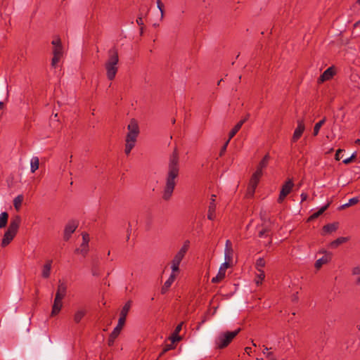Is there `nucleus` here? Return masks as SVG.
<instances>
[{
    "instance_id": "nucleus-1",
    "label": "nucleus",
    "mask_w": 360,
    "mask_h": 360,
    "mask_svg": "<svg viewBox=\"0 0 360 360\" xmlns=\"http://www.w3.org/2000/svg\"><path fill=\"white\" fill-rule=\"evenodd\" d=\"M179 174V158L177 150L175 148L169 156L168 171L166 182L162 193V198L168 200L171 198L176 186V179Z\"/></svg>"
},
{
    "instance_id": "nucleus-2",
    "label": "nucleus",
    "mask_w": 360,
    "mask_h": 360,
    "mask_svg": "<svg viewBox=\"0 0 360 360\" xmlns=\"http://www.w3.org/2000/svg\"><path fill=\"white\" fill-rule=\"evenodd\" d=\"M119 55L115 47L110 49L108 51V58L104 63L106 71V77L109 80L115 78L118 71Z\"/></svg>"
},
{
    "instance_id": "nucleus-3",
    "label": "nucleus",
    "mask_w": 360,
    "mask_h": 360,
    "mask_svg": "<svg viewBox=\"0 0 360 360\" xmlns=\"http://www.w3.org/2000/svg\"><path fill=\"white\" fill-rule=\"evenodd\" d=\"M128 132L125 139L124 153L129 155L136 145L139 134V127L135 119H131L127 126Z\"/></svg>"
},
{
    "instance_id": "nucleus-4",
    "label": "nucleus",
    "mask_w": 360,
    "mask_h": 360,
    "mask_svg": "<svg viewBox=\"0 0 360 360\" xmlns=\"http://www.w3.org/2000/svg\"><path fill=\"white\" fill-rule=\"evenodd\" d=\"M21 223V217L19 215L13 217L11 219L7 231L5 232L1 241V245L6 247L15 236Z\"/></svg>"
},
{
    "instance_id": "nucleus-5",
    "label": "nucleus",
    "mask_w": 360,
    "mask_h": 360,
    "mask_svg": "<svg viewBox=\"0 0 360 360\" xmlns=\"http://www.w3.org/2000/svg\"><path fill=\"white\" fill-rule=\"evenodd\" d=\"M240 328H238L234 331L220 333L214 340L215 347L219 349L226 347L240 333Z\"/></svg>"
},
{
    "instance_id": "nucleus-6",
    "label": "nucleus",
    "mask_w": 360,
    "mask_h": 360,
    "mask_svg": "<svg viewBox=\"0 0 360 360\" xmlns=\"http://www.w3.org/2000/svg\"><path fill=\"white\" fill-rule=\"evenodd\" d=\"M189 244L190 242L188 240L185 241L181 249L174 255L172 260V274H176V273L179 271V264L188 250Z\"/></svg>"
},
{
    "instance_id": "nucleus-7",
    "label": "nucleus",
    "mask_w": 360,
    "mask_h": 360,
    "mask_svg": "<svg viewBox=\"0 0 360 360\" xmlns=\"http://www.w3.org/2000/svg\"><path fill=\"white\" fill-rule=\"evenodd\" d=\"M51 44L53 46V58L51 60V66L56 68L58 63L63 56L64 51L63 46L61 43L60 37H56L51 41Z\"/></svg>"
},
{
    "instance_id": "nucleus-8",
    "label": "nucleus",
    "mask_w": 360,
    "mask_h": 360,
    "mask_svg": "<svg viewBox=\"0 0 360 360\" xmlns=\"http://www.w3.org/2000/svg\"><path fill=\"white\" fill-rule=\"evenodd\" d=\"M294 184L292 179H288L282 186L280 194L278 198V202H282L285 197L291 192L293 188Z\"/></svg>"
},
{
    "instance_id": "nucleus-9",
    "label": "nucleus",
    "mask_w": 360,
    "mask_h": 360,
    "mask_svg": "<svg viewBox=\"0 0 360 360\" xmlns=\"http://www.w3.org/2000/svg\"><path fill=\"white\" fill-rule=\"evenodd\" d=\"M297 126L296 129H295L292 137V141L293 143L297 142L300 139V137L302 136V135L305 129V125L304 123V120L302 119L298 120L297 121Z\"/></svg>"
},
{
    "instance_id": "nucleus-10",
    "label": "nucleus",
    "mask_w": 360,
    "mask_h": 360,
    "mask_svg": "<svg viewBox=\"0 0 360 360\" xmlns=\"http://www.w3.org/2000/svg\"><path fill=\"white\" fill-rule=\"evenodd\" d=\"M77 226H78V223L76 221H69L66 224L65 229H64V236H63L65 240L67 241L70 238L71 235L75 231Z\"/></svg>"
},
{
    "instance_id": "nucleus-11",
    "label": "nucleus",
    "mask_w": 360,
    "mask_h": 360,
    "mask_svg": "<svg viewBox=\"0 0 360 360\" xmlns=\"http://www.w3.org/2000/svg\"><path fill=\"white\" fill-rule=\"evenodd\" d=\"M124 322H122L120 323V321L118 320V323H117V325L116 326V327L114 328V330L112 331V333H110L109 338H108V345L109 346H112L113 344H114V342L115 340V339L118 337V335H120L122 329V327L124 326Z\"/></svg>"
},
{
    "instance_id": "nucleus-12",
    "label": "nucleus",
    "mask_w": 360,
    "mask_h": 360,
    "mask_svg": "<svg viewBox=\"0 0 360 360\" xmlns=\"http://www.w3.org/2000/svg\"><path fill=\"white\" fill-rule=\"evenodd\" d=\"M89 235L86 233H82V243L79 248L76 249V252H79L83 255H86L89 250Z\"/></svg>"
},
{
    "instance_id": "nucleus-13",
    "label": "nucleus",
    "mask_w": 360,
    "mask_h": 360,
    "mask_svg": "<svg viewBox=\"0 0 360 360\" xmlns=\"http://www.w3.org/2000/svg\"><path fill=\"white\" fill-rule=\"evenodd\" d=\"M320 252L324 253V255L316 261L314 266L317 269H319L323 264L329 262L332 258V254L327 252L326 250L320 251Z\"/></svg>"
},
{
    "instance_id": "nucleus-14",
    "label": "nucleus",
    "mask_w": 360,
    "mask_h": 360,
    "mask_svg": "<svg viewBox=\"0 0 360 360\" xmlns=\"http://www.w3.org/2000/svg\"><path fill=\"white\" fill-rule=\"evenodd\" d=\"M335 74V71L334 67H330L323 72V74L320 76L319 79L322 82L328 81L330 79L334 76Z\"/></svg>"
},
{
    "instance_id": "nucleus-15",
    "label": "nucleus",
    "mask_w": 360,
    "mask_h": 360,
    "mask_svg": "<svg viewBox=\"0 0 360 360\" xmlns=\"http://www.w3.org/2000/svg\"><path fill=\"white\" fill-rule=\"evenodd\" d=\"M67 292V285L65 283H61L59 281V284L58 285L57 291L56 293V297L57 300H62L66 295Z\"/></svg>"
},
{
    "instance_id": "nucleus-16",
    "label": "nucleus",
    "mask_w": 360,
    "mask_h": 360,
    "mask_svg": "<svg viewBox=\"0 0 360 360\" xmlns=\"http://www.w3.org/2000/svg\"><path fill=\"white\" fill-rule=\"evenodd\" d=\"M248 115L245 117L244 119L239 121L234 127L231 130L229 134V140H231L236 134L237 132L240 129L243 124L248 120Z\"/></svg>"
},
{
    "instance_id": "nucleus-17",
    "label": "nucleus",
    "mask_w": 360,
    "mask_h": 360,
    "mask_svg": "<svg viewBox=\"0 0 360 360\" xmlns=\"http://www.w3.org/2000/svg\"><path fill=\"white\" fill-rule=\"evenodd\" d=\"M130 307H131V302L128 301L127 302L125 303V304L122 308V310H121L120 314V318H119V321H120V323L122 322L125 323L126 317H127V314L130 309Z\"/></svg>"
},
{
    "instance_id": "nucleus-18",
    "label": "nucleus",
    "mask_w": 360,
    "mask_h": 360,
    "mask_svg": "<svg viewBox=\"0 0 360 360\" xmlns=\"http://www.w3.org/2000/svg\"><path fill=\"white\" fill-rule=\"evenodd\" d=\"M63 307L62 300H57L56 297L54 299L53 304L52 307L51 316L58 314Z\"/></svg>"
},
{
    "instance_id": "nucleus-19",
    "label": "nucleus",
    "mask_w": 360,
    "mask_h": 360,
    "mask_svg": "<svg viewBox=\"0 0 360 360\" xmlns=\"http://www.w3.org/2000/svg\"><path fill=\"white\" fill-rule=\"evenodd\" d=\"M175 278H176V274H171L169 278L165 282V283L162 288L161 292L162 294L165 293L166 291H167V290L170 288L172 284L174 283Z\"/></svg>"
},
{
    "instance_id": "nucleus-20",
    "label": "nucleus",
    "mask_w": 360,
    "mask_h": 360,
    "mask_svg": "<svg viewBox=\"0 0 360 360\" xmlns=\"http://www.w3.org/2000/svg\"><path fill=\"white\" fill-rule=\"evenodd\" d=\"M52 260H49L44 265L41 272L43 278H47L50 276L51 269Z\"/></svg>"
},
{
    "instance_id": "nucleus-21",
    "label": "nucleus",
    "mask_w": 360,
    "mask_h": 360,
    "mask_svg": "<svg viewBox=\"0 0 360 360\" xmlns=\"http://www.w3.org/2000/svg\"><path fill=\"white\" fill-rule=\"evenodd\" d=\"M86 314V310L85 309H79L75 311L74 314V321L76 323H78L81 321V320L84 317Z\"/></svg>"
},
{
    "instance_id": "nucleus-22",
    "label": "nucleus",
    "mask_w": 360,
    "mask_h": 360,
    "mask_svg": "<svg viewBox=\"0 0 360 360\" xmlns=\"http://www.w3.org/2000/svg\"><path fill=\"white\" fill-rule=\"evenodd\" d=\"M149 8L148 7H146L145 9L141 8L140 11V13L139 17L136 19V23L141 26V32H143V17L146 15V13L148 12Z\"/></svg>"
},
{
    "instance_id": "nucleus-23",
    "label": "nucleus",
    "mask_w": 360,
    "mask_h": 360,
    "mask_svg": "<svg viewBox=\"0 0 360 360\" xmlns=\"http://www.w3.org/2000/svg\"><path fill=\"white\" fill-rule=\"evenodd\" d=\"M338 228V223L328 224L323 227V231L325 233H330L335 231Z\"/></svg>"
},
{
    "instance_id": "nucleus-24",
    "label": "nucleus",
    "mask_w": 360,
    "mask_h": 360,
    "mask_svg": "<svg viewBox=\"0 0 360 360\" xmlns=\"http://www.w3.org/2000/svg\"><path fill=\"white\" fill-rule=\"evenodd\" d=\"M225 275H226V271L224 270H223L222 269L219 268L217 276L212 278V283H217L221 282L225 278Z\"/></svg>"
},
{
    "instance_id": "nucleus-25",
    "label": "nucleus",
    "mask_w": 360,
    "mask_h": 360,
    "mask_svg": "<svg viewBox=\"0 0 360 360\" xmlns=\"http://www.w3.org/2000/svg\"><path fill=\"white\" fill-rule=\"evenodd\" d=\"M39 165V160L38 157H32L30 161V170L32 173L35 172L38 169Z\"/></svg>"
},
{
    "instance_id": "nucleus-26",
    "label": "nucleus",
    "mask_w": 360,
    "mask_h": 360,
    "mask_svg": "<svg viewBox=\"0 0 360 360\" xmlns=\"http://www.w3.org/2000/svg\"><path fill=\"white\" fill-rule=\"evenodd\" d=\"M347 240H348V238L346 237H340V238H337L336 240L332 241L330 243V247L332 248H336L340 245L347 242Z\"/></svg>"
},
{
    "instance_id": "nucleus-27",
    "label": "nucleus",
    "mask_w": 360,
    "mask_h": 360,
    "mask_svg": "<svg viewBox=\"0 0 360 360\" xmlns=\"http://www.w3.org/2000/svg\"><path fill=\"white\" fill-rule=\"evenodd\" d=\"M326 122V117H324L321 120H320L319 122L316 123V124L314 127V130H313V135L314 136H316L319 134L321 127L325 124Z\"/></svg>"
},
{
    "instance_id": "nucleus-28",
    "label": "nucleus",
    "mask_w": 360,
    "mask_h": 360,
    "mask_svg": "<svg viewBox=\"0 0 360 360\" xmlns=\"http://www.w3.org/2000/svg\"><path fill=\"white\" fill-rule=\"evenodd\" d=\"M270 160V156L267 153L266 154L263 158L262 159V160L259 162L258 166H257V168L259 169H265L268 164H269V161Z\"/></svg>"
},
{
    "instance_id": "nucleus-29",
    "label": "nucleus",
    "mask_w": 360,
    "mask_h": 360,
    "mask_svg": "<svg viewBox=\"0 0 360 360\" xmlns=\"http://www.w3.org/2000/svg\"><path fill=\"white\" fill-rule=\"evenodd\" d=\"M8 214L6 212H3L0 214V229L4 228L8 222Z\"/></svg>"
},
{
    "instance_id": "nucleus-30",
    "label": "nucleus",
    "mask_w": 360,
    "mask_h": 360,
    "mask_svg": "<svg viewBox=\"0 0 360 360\" xmlns=\"http://www.w3.org/2000/svg\"><path fill=\"white\" fill-rule=\"evenodd\" d=\"M23 201V195H18L16 196L13 200V205L14 207L18 210L22 205V202Z\"/></svg>"
},
{
    "instance_id": "nucleus-31",
    "label": "nucleus",
    "mask_w": 360,
    "mask_h": 360,
    "mask_svg": "<svg viewBox=\"0 0 360 360\" xmlns=\"http://www.w3.org/2000/svg\"><path fill=\"white\" fill-rule=\"evenodd\" d=\"M329 204H327L322 207H321L317 212H314L311 216L310 217L311 219H316L319 217L320 215H321L328 207Z\"/></svg>"
},
{
    "instance_id": "nucleus-32",
    "label": "nucleus",
    "mask_w": 360,
    "mask_h": 360,
    "mask_svg": "<svg viewBox=\"0 0 360 360\" xmlns=\"http://www.w3.org/2000/svg\"><path fill=\"white\" fill-rule=\"evenodd\" d=\"M329 204H327L322 207H321L317 212H314L311 216L310 217L311 219H316L319 217L320 215H321L328 207Z\"/></svg>"
},
{
    "instance_id": "nucleus-33",
    "label": "nucleus",
    "mask_w": 360,
    "mask_h": 360,
    "mask_svg": "<svg viewBox=\"0 0 360 360\" xmlns=\"http://www.w3.org/2000/svg\"><path fill=\"white\" fill-rule=\"evenodd\" d=\"M329 204H327L322 207H321L317 212H314L311 216L310 217L311 219H316L319 217L320 215H321L328 207Z\"/></svg>"
},
{
    "instance_id": "nucleus-34",
    "label": "nucleus",
    "mask_w": 360,
    "mask_h": 360,
    "mask_svg": "<svg viewBox=\"0 0 360 360\" xmlns=\"http://www.w3.org/2000/svg\"><path fill=\"white\" fill-rule=\"evenodd\" d=\"M257 277L255 278V282L257 285L262 283V281L265 278V274L263 270L257 271Z\"/></svg>"
},
{
    "instance_id": "nucleus-35",
    "label": "nucleus",
    "mask_w": 360,
    "mask_h": 360,
    "mask_svg": "<svg viewBox=\"0 0 360 360\" xmlns=\"http://www.w3.org/2000/svg\"><path fill=\"white\" fill-rule=\"evenodd\" d=\"M265 260L264 259V258L262 257H259L257 259L256 261V264H255V267L257 269V271H260V270H263L262 269L265 266Z\"/></svg>"
},
{
    "instance_id": "nucleus-36",
    "label": "nucleus",
    "mask_w": 360,
    "mask_h": 360,
    "mask_svg": "<svg viewBox=\"0 0 360 360\" xmlns=\"http://www.w3.org/2000/svg\"><path fill=\"white\" fill-rule=\"evenodd\" d=\"M233 254V248H225V250H224L225 260H232Z\"/></svg>"
},
{
    "instance_id": "nucleus-37",
    "label": "nucleus",
    "mask_w": 360,
    "mask_h": 360,
    "mask_svg": "<svg viewBox=\"0 0 360 360\" xmlns=\"http://www.w3.org/2000/svg\"><path fill=\"white\" fill-rule=\"evenodd\" d=\"M359 201V198L357 197L352 198L349 200V202L343 205H342V208L349 207L351 205H356Z\"/></svg>"
},
{
    "instance_id": "nucleus-38",
    "label": "nucleus",
    "mask_w": 360,
    "mask_h": 360,
    "mask_svg": "<svg viewBox=\"0 0 360 360\" xmlns=\"http://www.w3.org/2000/svg\"><path fill=\"white\" fill-rule=\"evenodd\" d=\"M260 178V176H256L255 174H253L249 183L252 184V186H257Z\"/></svg>"
},
{
    "instance_id": "nucleus-39",
    "label": "nucleus",
    "mask_w": 360,
    "mask_h": 360,
    "mask_svg": "<svg viewBox=\"0 0 360 360\" xmlns=\"http://www.w3.org/2000/svg\"><path fill=\"white\" fill-rule=\"evenodd\" d=\"M215 210H213L212 207H208V213H207L208 219L214 220V219L215 218Z\"/></svg>"
},
{
    "instance_id": "nucleus-40",
    "label": "nucleus",
    "mask_w": 360,
    "mask_h": 360,
    "mask_svg": "<svg viewBox=\"0 0 360 360\" xmlns=\"http://www.w3.org/2000/svg\"><path fill=\"white\" fill-rule=\"evenodd\" d=\"M256 188L257 186H252V184L249 183L247 194L250 196H252L255 193Z\"/></svg>"
},
{
    "instance_id": "nucleus-41",
    "label": "nucleus",
    "mask_w": 360,
    "mask_h": 360,
    "mask_svg": "<svg viewBox=\"0 0 360 360\" xmlns=\"http://www.w3.org/2000/svg\"><path fill=\"white\" fill-rule=\"evenodd\" d=\"M216 198H217V196L214 194H212L211 195L210 202L208 207H212L213 210H216V204H215Z\"/></svg>"
},
{
    "instance_id": "nucleus-42",
    "label": "nucleus",
    "mask_w": 360,
    "mask_h": 360,
    "mask_svg": "<svg viewBox=\"0 0 360 360\" xmlns=\"http://www.w3.org/2000/svg\"><path fill=\"white\" fill-rule=\"evenodd\" d=\"M157 6L160 11L161 18H162L163 15H164V10H163L164 5L160 0L157 1Z\"/></svg>"
},
{
    "instance_id": "nucleus-43",
    "label": "nucleus",
    "mask_w": 360,
    "mask_h": 360,
    "mask_svg": "<svg viewBox=\"0 0 360 360\" xmlns=\"http://www.w3.org/2000/svg\"><path fill=\"white\" fill-rule=\"evenodd\" d=\"M231 260H225V262L220 266V269H222L225 271L230 266V262Z\"/></svg>"
},
{
    "instance_id": "nucleus-44",
    "label": "nucleus",
    "mask_w": 360,
    "mask_h": 360,
    "mask_svg": "<svg viewBox=\"0 0 360 360\" xmlns=\"http://www.w3.org/2000/svg\"><path fill=\"white\" fill-rule=\"evenodd\" d=\"M230 140H227L225 143L224 144V146L221 147V150H220V153H219V155L220 156H222L224 155V153H225L226 150V148H227V146L229 143Z\"/></svg>"
},
{
    "instance_id": "nucleus-45",
    "label": "nucleus",
    "mask_w": 360,
    "mask_h": 360,
    "mask_svg": "<svg viewBox=\"0 0 360 360\" xmlns=\"http://www.w3.org/2000/svg\"><path fill=\"white\" fill-rule=\"evenodd\" d=\"M352 273L353 275H360V264L352 269Z\"/></svg>"
},
{
    "instance_id": "nucleus-46",
    "label": "nucleus",
    "mask_w": 360,
    "mask_h": 360,
    "mask_svg": "<svg viewBox=\"0 0 360 360\" xmlns=\"http://www.w3.org/2000/svg\"><path fill=\"white\" fill-rule=\"evenodd\" d=\"M173 348L172 345H167L164 349H162V352L160 354L159 356L160 357L162 355H163L165 352L167 351L172 349Z\"/></svg>"
},
{
    "instance_id": "nucleus-47",
    "label": "nucleus",
    "mask_w": 360,
    "mask_h": 360,
    "mask_svg": "<svg viewBox=\"0 0 360 360\" xmlns=\"http://www.w3.org/2000/svg\"><path fill=\"white\" fill-rule=\"evenodd\" d=\"M355 158H356V155H355V153H353L349 158L345 159L342 162H343L344 164H349Z\"/></svg>"
},
{
    "instance_id": "nucleus-48",
    "label": "nucleus",
    "mask_w": 360,
    "mask_h": 360,
    "mask_svg": "<svg viewBox=\"0 0 360 360\" xmlns=\"http://www.w3.org/2000/svg\"><path fill=\"white\" fill-rule=\"evenodd\" d=\"M171 340L172 342H174L176 341H179L181 340V337L178 334L175 335V333L174 332L171 336Z\"/></svg>"
},
{
    "instance_id": "nucleus-49",
    "label": "nucleus",
    "mask_w": 360,
    "mask_h": 360,
    "mask_svg": "<svg viewBox=\"0 0 360 360\" xmlns=\"http://www.w3.org/2000/svg\"><path fill=\"white\" fill-rule=\"evenodd\" d=\"M343 152V150L342 149H338L337 151H336V153H335V158L336 160H340L342 157H341V154Z\"/></svg>"
},
{
    "instance_id": "nucleus-50",
    "label": "nucleus",
    "mask_w": 360,
    "mask_h": 360,
    "mask_svg": "<svg viewBox=\"0 0 360 360\" xmlns=\"http://www.w3.org/2000/svg\"><path fill=\"white\" fill-rule=\"evenodd\" d=\"M183 322L180 323L179 325L176 326L175 330H174V333H175V335H179V333H180V331L181 330V328H182V326H183Z\"/></svg>"
},
{
    "instance_id": "nucleus-51",
    "label": "nucleus",
    "mask_w": 360,
    "mask_h": 360,
    "mask_svg": "<svg viewBox=\"0 0 360 360\" xmlns=\"http://www.w3.org/2000/svg\"><path fill=\"white\" fill-rule=\"evenodd\" d=\"M268 232H269V231L266 229L261 230L259 232V237H260V238L264 237L266 235V233H267Z\"/></svg>"
},
{
    "instance_id": "nucleus-52",
    "label": "nucleus",
    "mask_w": 360,
    "mask_h": 360,
    "mask_svg": "<svg viewBox=\"0 0 360 360\" xmlns=\"http://www.w3.org/2000/svg\"><path fill=\"white\" fill-rule=\"evenodd\" d=\"M262 169L257 167L256 171L253 174L261 177L262 176Z\"/></svg>"
},
{
    "instance_id": "nucleus-53",
    "label": "nucleus",
    "mask_w": 360,
    "mask_h": 360,
    "mask_svg": "<svg viewBox=\"0 0 360 360\" xmlns=\"http://www.w3.org/2000/svg\"><path fill=\"white\" fill-rule=\"evenodd\" d=\"M225 248H232V243L230 240H226Z\"/></svg>"
},
{
    "instance_id": "nucleus-54",
    "label": "nucleus",
    "mask_w": 360,
    "mask_h": 360,
    "mask_svg": "<svg viewBox=\"0 0 360 360\" xmlns=\"http://www.w3.org/2000/svg\"><path fill=\"white\" fill-rule=\"evenodd\" d=\"M301 198H302V201L306 200L307 198V194L304 193H302L301 194Z\"/></svg>"
},
{
    "instance_id": "nucleus-55",
    "label": "nucleus",
    "mask_w": 360,
    "mask_h": 360,
    "mask_svg": "<svg viewBox=\"0 0 360 360\" xmlns=\"http://www.w3.org/2000/svg\"><path fill=\"white\" fill-rule=\"evenodd\" d=\"M245 350L248 355H250V353L252 352L251 347H245Z\"/></svg>"
},
{
    "instance_id": "nucleus-56",
    "label": "nucleus",
    "mask_w": 360,
    "mask_h": 360,
    "mask_svg": "<svg viewBox=\"0 0 360 360\" xmlns=\"http://www.w3.org/2000/svg\"><path fill=\"white\" fill-rule=\"evenodd\" d=\"M264 348L263 353H264V354H266V351H268L270 348H268L267 347H264Z\"/></svg>"
},
{
    "instance_id": "nucleus-57",
    "label": "nucleus",
    "mask_w": 360,
    "mask_h": 360,
    "mask_svg": "<svg viewBox=\"0 0 360 360\" xmlns=\"http://www.w3.org/2000/svg\"><path fill=\"white\" fill-rule=\"evenodd\" d=\"M4 107V103L2 101H0V110H2Z\"/></svg>"
},
{
    "instance_id": "nucleus-58",
    "label": "nucleus",
    "mask_w": 360,
    "mask_h": 360,
    "mask_svg": "<svg viewBox=\"0 0 360 360\" xmlns=\"http://www.w3.org/2000/svg\"><path fill=\"white\" fill-rule=\"evenodd\" d=\"M356 284L360 285V276L356 278Z\"/></svg>"
},
{
    "instance_id": "nucleus-59",
    "label": "nucleus",
    "mask_w": 360,
    "mask_h": 360,
    "mask_svg": "<svg viewBox=\"0 0 360 360\" xmlns=\"http://www.w3.org/2000/svg\"><path fill=\"white\" fill-rule=\"evenodd\" d=\"M266 357L269 358L272 356V352H268V353H266Z\"/></svg>"
},
{
    "instance_id": "nucleus-60",
    "label": "nucleus",
    "mask_w": 360,
    "mask_h": 360,
    "mask_svg": "<svg viewBox=\"0 0 360 360\" xmlns=\"http://www.w3.org/2000/svg\"><path fill=\"white\" fill-rule=\"evenodd\" d=\"M355 142H356V143H357V144H360V139H357V140H356V141H355Z\"/></svg>"
},
{
    "instance_id": "nucleus-61",
    "label": "nucleus",
    "mask_w": 360,
    "mask_h": 360,
    "mask_svg": "<svg viewBox=\"0 0 360 360\" xmlns=\"http://www.w3.org/2000/svg\"><path fill=\"white\" fill-rule=\"evenodd\" d=\"M129 233L127 236V240H129Z\"/></svg>"
},
{
    "instance_id": "nucleus-62",
    "label": "nucleus",
    "mask_w": 360,
    "mask_h": 360,
    "mask_svg": "<svg viewBox=\"0 0 360 360\" xmlns=\"http://www.w3.org/2000/svg\"><path fill=\"white\" fill-rule=\"evenodd\" d=\"M252 345H253V346L256 347V344H255V343H254V342H253V341H252Z\"/></svg>"
},
{
    "instance_id": "nucleus-63",
    "label": "nucleus",
    "mask_w": 360,
    "mask_h": 360,
    "mask_svg": "<svg viewBox=\"0 0 360 360\" xmlns=\"http://www.w3.org/2000/svg\"><path fill=\"white\" fill-rule=\"evenodd\" d=\"M270 360H276V359L272 357V358H271Z\"/></svg>"
},
{
    "instance_id": "nucleus-64",
    "label": "nucleus",
    "mask_w": 360,
    "mask_h": 360,
    "mask_svg": "<svg viewBox=\"0 0 360 360\" xmlns=\"http://www.w3.org/2000/svg\"><path fill=\"white\" fill-rule=\"evenodd\" d=\"M357 3L360 4V0H357Z\"/></svg>"
}]
</instances>
